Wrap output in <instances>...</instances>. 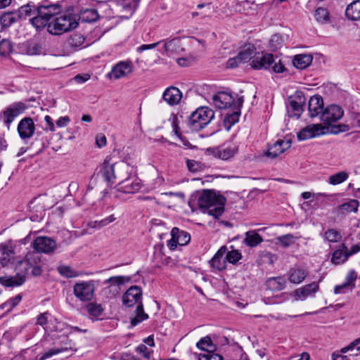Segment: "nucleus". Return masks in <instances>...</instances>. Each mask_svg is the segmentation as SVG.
<instances>
[{"label": "nucleus", "instance_id": "obj_1", "mask_svg": "<svg viewBox=\"0 0 360 360\" xmlns=\"http://www.w3.org/2000/svg\"><path fill=\"white\" fill-rule=\"evenodd\" d=\"M79 24L78 14L73 8L59 11L52 21L48 25V31L52 34L58 35L75 29Z\"/></svg>", "mask_w": 360, "mask_h": 360}, {"label": "nucleus", "instance_id": "obj_2", "mask_svg": "<svg viewBox=\"0 0 360 360\" xmlns=\"http://www.w3.org/2000/svg\"><path fill=\"white\" fill-rule=\"evenodd\" d=\"M226 198L211 191H205L199 197L198 205L203 212L218 219L224 211Z\"/></svg>", "mask_w": 360, "mask_h": 360}, {"label": "nucleus", "instance_id": "obj_3", "mask_svg": "<svg viewBox=\"0 0 360 360\" xmlns=\"http://www.w3.org/2000/svg\"><path fill=\"white\" fill-rule=\"evenodd\" d=\"M117 178L120 180L116 186L118 192L135 193L141 188V180L132 173V168L122 162L118 165Z\"/></svg>", "mask_w": 360, "mask_h": 360}, {"label": "nucleus", "instance_id": "obj_4", "mask_svg": "<svg viewBox=\"0 0 360 360\" xmlns=\"http://www.w3.org/2000/svg\"><path fill=\"white\" fill-rule=\"evenodd\" d=\"M214 117L212 110L207 107L198 108L189 117L188 124L193 131H199L207 126Z\"/></svg>", "mask_w": 360, "mask_h": 360}, {"label": "nucleus", "instance_id": "obj_5", "mask_svg": "<svg viewBox=\"0 0 360 360\" xmlns=\"http://www.w3.org/2000/svg\"><path fill=\"white\" fill-rule=\"evenodd\" d=\"M132 0H110L109 1L108 17H118L128 18L134 12L131 6Z\"/></svg>", "mask_w": 360, "mask_h": 360}, {"label": "nucleus", "instance_id": "obj_6", "mask_svg": "<svg viewBox=\"0 0 360 360\" xmlns=\"http://www.w3.org/2000/svg\"><path fill=\"white\" fill-rule=\"evenodd\" d=\"M94 281H80L73 286V294L81 302L91 301L95 293Z\"/></svg>", "mask_w": 360, "mask_h": 360}, {"label": "nucleus", "instance_id": "obj_7", "mask_svg": "<svg viewBox=\"0 0 360 360\" xmlns=\"http://www.w3.org/2000/svg\"><path fill=\"white\" fill-rule=\"evenodd\" d=\"M291 146V140L289 139H278L276 142L268 146L264 152V156L270 160H274L280 157L285 150Z\"/></svg>", "mask_w": 360, "mask_h": 360}, {"label": "nucleus", "instance_id": "obj_8", "mask_svg": "<svg viewBox=\"0 0 360 360\" xmlns=\"http://www.w3.org/2000/svg\"><path fill=\"white\" fill-rule=\"evenodd\" d=\"M32 248L38 253L51 254L56 249L55 240L47 236H38L32 243Z\"/></svg>", "mask_w": 360, "mask_h": 360}, {"label": "nucleus", "instance_id": "obj_9", "mask_svg": "<svg viewBox=\"0 0 360 360\" xmlns=\"http://www.w3.org/2000/svg\"><path fill=\"white\" fill-rule=\"evenodd\" d=\"M214 157L227 160L233 157L238 151V146L233 143H227L221 146L207 149Z\"/></svg>", "mask_w": 360, "mask_h": 360}, {"label": "nucleus", "instance_id": "obj_10", "mask_svg": "<svg viewBox=\"0 0 360 360\" xmlns=\"http://www.w3.org/2000/svg\"><path fill=\"white\" fill-rule=\"evenodd\" d=\"M26 110V105L22 102L13 103L6 107L4 110V122L10 129L11 124L15 117L21 115Z\"/></svg>", "mask_w": 360, "mask_h": 360}, {"label": "nucleus", "instance_id": "obj_11", "mask_svg": "<svg viewBox=\"0 0 360 360\" xmlns=\"http://www.w3.org/2000/svg\"><path fill=\"white\" fill-rule=\"evenodd\" d=\"M125 282V277L122 276H112L104 281L105 284L110 285L103 288L101 290V294L105 296L106 299L114 298L119 292V289L117 286L123 285Z\"/></svg>", "mask_w": 360, "mask_h": 360}, {"label": "nucleus", "instance_id": "obj_12", "mask_svg": "<svg viewBox=\"0 0 360 360\" xmlns=\"http://www.w3.org/2000/svg\"><path fill=\"white\" fill-rule=\"evenodd\" d=\"M17 131L20 138L25 142L30 139L35 131V124L32 118L26 117L18 123Z\"/></svg>", "mask_w": 360, "mask_h": 360}, {"label": "nucleus", "instance_id": "obj_13", "mask_svg": "<svg viewBox=\"0 0 360 360\" xmlns=\"http://www.w3.org/2000/svg\"><path fill=\"white\" fill-rule=\"evenodd\" d=\"M344 114L342 108L338 105H330L323 110L320 115L321 120L326 124H330L339 120Z\"/></svg>", "mask_w": 360, "mask_h": 360}, {"label": "nucleus", "instance_id": "obj_14", "mask_svg": "<svg viewBox=\"0 0 360 360\" xmlns=\"http://www.w3.org/2000/svg\"><path fill=\"white\" fill-rule=\"evenodd\" d=\"M132 71L133 66L131 61H120L112 67L108 77L110 79H119L128 76Z\"/></svg>", "mask_w": 360, "mask_h": 360}, {"label": "nucleus", "instance_id": "obj_15", "mask_svg": "<svg viewBox=\"0 0 360 360\" xmlns=\"http://www.w3.org/2000/svg\"><path fill=\"white\" fill-rule=\"evenodd\" d=\"M142 297L141 288L137 285L130 287L123 295L122 302L123 304L131 307L136 303H140Z\"/></svg>", "mask_w": 360, "mask_h": 360}, {"label": "nucleus", "instance_id": "obj_16", "mask_svg": "<svg viewBox=\"0 0 360 360\" xmlns=\"http://www.w3.org/2000/svg\"><path fill=\"white\" fill-rule=\"evenodd\" d=\"M274 63V56L271 53L256 54L255 58L251 61L250 65L255 70H268Z\"/></svg>", "mask_w": 360, "mask_h": 360}, {"label": "nucleus", "instance_id": "obj_17", "mask_svg": "<svg viewBox=\"0 0 360 360\" xmlns=\"http://www.w3.org/2000/svg\"><path fill=\"white\" fill-rule=\"evenodd\" d=\"M99 174L110 185L115 183L116 179H118L117 174L115 172V165L110 163L107 159L101 165Z\"/></svg>", "mask_w": 360, "mask_h": 360}, {"label": "nucleus", "instance_id": "obj_18", "mask_svg": "<svg viewBox=\"0 0 360 360\" xmlns=\"http://www.w3.org/2000/svg\"><path fill=\"white\" fill-rule=\"evenodd\" d=\"M41 261V256L36 252H29L24 260L18 261V267L23 269V272H28L29 267L38 264Z\"/></svg>", "mask_w": 360, "mask_h": 360}, {"label": "nucleus", "instance_id": "obj_19", "mask_svg": "<svg viewBox=\"0 0 360 360\" xmlns=\"http://www.w3.org/2000/svg\"><path fill=\"white\" fill-rule=\"evenodd\" d=\"M322 127L321 124H309L302 129L298 134L297 138L300 141L307 140L309 139L314 138L321 134H322Z\"/></svg>", "mask_w": 360, "mask_h": 360}, {"label": "nucleus", "instance_id": "obj_20", "mask_svg": "<svg viewBox=\"0 0 360 360\" xmlns=\"http://www.w3.org/2000/svg\"><path fill=\"white\" fill-rule=\"evenodd\" d=\"M26 272L22 271L12 276H1V285L6 287H18L22 285L26 279Z\"/></svg>", "mask_w": 360, "mask_h": 360}, {"label": "nucleus", "instance_id": "obj_21", "mask_svg": "<svg viewBox=\"0 0 360 360\" xmlns=\"http://www.w3.org/2000/svg\"><path fill=\"white\" fill-rule=\"evenodd\" d=\"M182 98V94L176 87H169L163 93L162 98L170 105H177Z\"/></svg>", "mask_w": 360, "mask_h": 360}, {"label": "nucleus", "instance_id": "obj_22", "mask_svg": "<svg viewBox=\"0 0 360 360\" xmlns=\"http://www.w3.org/2000/svg\"><path fill=\"white\" fill-rule=\"evenodd\" d=\"M323 108V100L320 96H314L310 98L308 109L311 117H316L321 114Z\"/></svg>", "mask_w": 360, "mask_h": 360}, {"label": "nucleus", "instance_id": "obj_23", "mask_svg": "<svg viewBox=\"0 0 360 360\" xmlns=\"http://www.w3.org/2000/svg\"><path fill=\"white\" fill-rule=\"evenodd\" d=\"M226 247L222 246L214 255V257L210 262L212 268L219 271L223 270L226 268V257H224V254L226 253Z\"/></svg>", "mask_w": 360, "mask_h": 360}, {"label": "nucleus", "instance_id": "obj_24", "mask_svg": "<svg viewBox=\"0 0 360 360\" xmlns=\"http://www.w3.org/2000/svg\"><path fill=\"white\" fill-rule=\"evenodd\" d=\"M319 288V284L316 282L298 288L295 291L296 300H304L307 297L314 295L318 291Z\"/></svg>", "mask_w": 360, "mask_h": 360}, {"label": "nucleus", "instance_id": "obj_25", "mask_svg": "<svg viewBox=\"0 0 360 360\" xmlns=\"http://www.w3.org/2000/svg\"><path fill=\"white\" fill-rule=\"evenodd\" d=\"M233 101L231 94L220 92L213 96V103L219 109H225L230 106Z\"/></svg>", "mask_w": 360, "mask_h": 360}, {"label": "nucleus", "instance_id": "obj_26", "mask_svg": "<svg viewBox=\"0 0 360 360\" xmlns=\"http://www.w3.org/2000/svg\"><path fill=\"white\" fill-rule=\"evenodd\" d=\"M304 98L298 97L297 100L292 99L290 101L288 108V112L290 117H296L299 118L303 112V103Z\"/></svg>", "mask_w": 360, "mask_h": 360}, {"label": "nucleus", "instance_id": "obj_27", "mask_svg": "<svg viewBox=\"0 0 360 360\" xmlns=\"http://www.w3.org/2000/svg\"><path fill=\"white\" fill-rule=\"evenodd\" d=\"M60 11V7L56 4L37 6V13H40L45 18L50 21L51 18L57 16Z\"/></svg>", "mask_w": 360, "mask_h": 360}, {"label": "nucleus", "instance_id": "obj_28", "mask_svg": "<svg viewBox=\"0 0 360 360\" xmlns=\"http://www.w3.org/2000/svg\"><path fill=\"white\" fill-rule=\"evenodd\" d=\"M348 258L347 248L344 243H342L333 252L331 257V262L334 264L340 265L345 263Z\"/></svg>", "mask_w": 360, "mask_h": 360}, {"label": "nucleus", "instance_id": "obj_29", "mask_svg": "<svg viewBox=\"0 0 360 360\" xmlns=\"http://www.w3.org/2000/svg\"><path fill=\"white\" fill-rule=\"evenodd\" d=\"M345 15L352 21H360V0L349 4L345 10Z\"/></svg>", "mask_w": 360, "mask_h": 360}, {"label": "nucleus", "instance_id": "obj_30", "mask_svg": "<svg viewBox=\"0 0 360 360\" xmlns=\"http://www.w3.org/2000/svg\"><path fill=\"white\" fill-rule=\"evenodd\" d=\"M256 51L257 49L255 46L253 44L248 43L245 44L241 48L238 55L240 60L243 61V63H246L251 60L252 58H255L257 54Z\"/></svg>", "mask_w": 360, "mask_h": 360}, {"label": "nucleus", "instance_id": "obj_31", "mask_svg": "<svg viewBox=\"0 0 360 360\" xmlns=\"http://www.w3.org/2000/svg\"><path fill=\"white\" fill-rule=\"evenodd\" d=\"M312 60L311 54H297L294 56L292 64L297 69L304 70L311 65Z\"/></svg>", "mask_w": 360, "mask_h": 360}, {"label": "nucleus", "instance_id": "obj_32", "mask_svg": "<svg viewBox=\"0 0 360 360\" xmlns=\"http://www.w3.org/2000/svg\"><path fill=\"white\" fill-rule=\"evenodd\" d=\"M160 41L161 43L164 42V50L167 55L178 53L184 50L180 45V40L179 38H174L171 40L164 39Z\"/></svg>", "mask_w": 360, "mask_h": 360}, {"label": "nucleus", "instance_id": "obj_33", "mask_svg": "<svg viewBox=\"0 0 360 360\" xmlns=\"http://www.w3.org/2000/svg\"><path fill=\"white\" fill-rule=\"evenodd\" d=\"M13 247L11 244L1 245V266H4L15 262Z\"/></svg>", "mask_w": 360, "mask_h": 360}, {"label": "nucleus", "instance_id": "obj_34", "mask_svg": "<svg viewBox=\"0 0 360 360\" xmlns=\"http://www.w3.org/2000/svg\"><path fill=\"white\" fill-rule=\"evenodd\" d=\"M359 202L357 200L351 199L338 206V211L340 214H347L351 212L356 213L358 211Z\"/></svg>", "mask_w": 360, "mask_h": 360}, {"label": "nucleus", "instance_id": "obj_35", "mask_svg": "<svg viewBox=\"0 0 360 360\" xmlns=\"http://www.w3.org/2000/svg\"><path fill=\"white\" fill-rule=\"evenodd\" d=\"M263 241L262 236L258 234L255 231H250L246 232L245 237L244 238V243L248 246L253 248Z\"/></svg>", "mask_w": 360, "mask_h": 360}, {"label": "nucleus", "instance_id": "obj_36", "mask_svg": "<svg viewBox=\"0 0 360 360\" xmlns=\"http://www.w3.org/2000/svg\"><path fill=\"white\" fill-rule=\"evenodd\" d=\"M85 309L89 316L95 319H98L104 311L102 304L97 302H89L86 305Z\"/></svg>", "mask_w": 360, "mask_h": 360}, {"label": "nucleus", "instance_id": "obj_37", "mask_svg": "<svg viewBox=\"0 0 360 360\" xmlns=\"http://www.w3.org/2000/svg\"><path fill=\"white\" fill-rule=\"evenodd\" d=\"M78 16L79 20H81L82 22H94L99 18L97 11L94 8L84 9L81 11L80 15H78Z\"/></svg>", "mask_w": 360, "mask_h": 360}, {"label": "nucleus", "instance_id": "obj_38", "mask_svg": "<svg viewBox=\"0 0 360 360\" xmlns=\"http://www.w3.org/2000/svg\"><path fill=\"white\" fill-rule=\"evenodd\" d=\"M307 273L303 269H291L289 271V280L291 283L299 284L306 278Z\"/></svg>", "mask_w": 360, "mask_h": 360}, {"label": "nucleus", "instance_id": "obj_39", "mask_svg": "<svg viewBox=\"0 0 360 360\" xmlns=\"http://www.w3.org/2000/svg\"><path fill=\"white\" fill-rule=\"evenodd\" d=\"M285 280L283 277H273L266 281L267 287L273 291H279L285 287Z\"/></svg>", "mask_w": 360, "mask_h": 360}, {"label": "nucleus", "instance_id": "obj_40", "mask_svg": "<svg viewBox=\"0 0 360 360\" xmlns=\"http://www.w3.org/2000/svg\"><path fill=\"white\" fill-rule=\"evenodd\" d=\"M211 4H198L196 8L197 9L202 10V8H205L204 11H193L191 13L193 18L200 16L202 19L210 18L212 16V11H211Z\"/></svg>", "mask_w": 360, "mask_h": 360}, {"label": "nucleus", "instance_id": "obj_41", "mask_svg": "<svg viewBox=\"0 0 360 360\" xmlns=\"http://www.w3.org/2000/svg\"><path fill=\"white\" fill-rule=\"evenodd\" d=\"M148 318V314L143 311V305L142 302H140L136 309V316L131 319V324L132 326H135Z\"/></svg>", "mask_w": 360, "mask_h": 360}, {"label": "nucleus", "instance_id": "obj_42", "mask_svg": "<svg viewBox=\"0 0 360 360\" xmlns=\"http://www.w3.org/2000/svg\"><path fill=\"white\" fill-rule=\"evenodd\" d=\"M196 347L203 351L207 352H213L216 349V346L213 344L209 336L201 338L196 344Z\"/></svg>", "mask_w": 360, "mask_h": 360}, {"label": "nucleus", "instance_id": "obj_43", "mask_svg": "<svg viewBox=\"0 0 360 360\" xmlns=\"http://www.w3.org/2000/svg\"><path fill=\"white\" fill-rule=\"evenodd\" d=\"M37 15L30 20V23L36 28L37 30H41L46 26L48 27L49 21L48 18H45L40 13H36Z\"/></svg>", "mask_w": 360, "mask_h": 360}, {"label": "nucleus", "instance_id": "obj_44", "mask_svg": "<svg viewBox=\"0 0 360 360\" xmlns=\"http://www.w3.org/2000/svg\"><path fill=\"white\" fill-rule=\"evenodd\" d=\"M340 352L342 354L350 352L349 356L360 355V338L355 340L348 346L343 347Z\"/></svg>", "mask_w": 360, "mask_h": 360}, {"label": "nucleus", "instance_id": "obj_45", "mask_svg": "<svg viewBox=\"0 0 360 360\" xmlns=\"http://www.w3.org/2000/svg\"><path fill=\"white\" fill-rule=\"evenodd\" d=\"M37 13V7L29 4L21 6L17 13L18 18H26Z\"/></svg>", "mask_w": 360, "mask_h": 360}, {"label": "nucleus", "instance_id": "obj_46", "mask_svg": "<svg viewBox=\"0 0 360 360\" xmlns=\"http://www.w3.org/2000/svg\"><path fill=\"white\" fill-rule=\"evenodd\" d=\"M349 173L342 171L329 176L328 182L331 185H338L347 180Z\"/></svg>", "mask_w": 360, "mask_h": 360}, {"label": "nucleus", "instance_id": "obj_47", "mask_svg": "<svg viewBox=\"0 0 360 360\" xmlns=\"http://www.w3.org/2000/svg\"><path fill=\"white\" fill-rule=\"evenodd\" d=\"M18 19L16 12H8L1 13V27H8L14 23Z\"/></svg>", "mask_w": 360, "mask_h": 360}, {"label": "nucleus", "instance_id": "obj_48", "mask_svg": "<svg viewBox=\"0 0 360 360\" xmlns=\"http://www.w3.org/2000/svg\"><path fill=\"white\" fill-rule=\"evenodd\" d=\"M65 347L60 348H53L50 349L47 352H44L39 359V360H46L55 354H58L65 350L71 349L72 345L71 342H69Z\"/></svg>", "mask_w": 360, "mask_h": 360}, {"label": "nucleus", "instance_id": "obj_49", "mask_svg": "<svg viewBox=\"0 0 360 360\" xmlns=\"http://www.w3.org/2000/svg\"><path fill=\"white\" fill-rule=\"evenodd\" d=\"M324 238L330 243H337L341 240L342 236L338 231L330 229L325 232Z\"/></svg>", "mask_w": 360, "mask_h": 360}, {"label": "nucleus", "instance_id": "obj_50", "mask_svg": "<svg viewBox=\"0 0 360 360\" xmlns=\"http://www.w3.org/2000/svg\"><path fill=\"white\" fill-rule=\"evenodd\" d=\"M22 300L20 295H17L14 297L10 298L8 301L1 304V309H6V312L12 310L15 306H17Z\"/></svg>", "mask_w": 360, "mask_h": 360}, {"label": "nucleus", "instance_id": "obj_51", "mask_svg": "<svg viewBox=\"0 0 360 360\" xmlns=\"http://www.w3.org/2000/svg\"><path fill=\"white\" fill-rule=\"evenodd\" d=\"M225 257L226 262L234 264H236L242 258V255L238 250H232L226 253Z\"/></svg>", "mask_w": 360, "mask_h": 360}, {"label": "nucleus", "instance_id": "obj_52", "mask_svg": "<svg viewBox=\"0 0 360 360\" xmlns=\"http://www.w3.org/2000/svg\"><path fill=\"white\" fill-rule=\"evenodd\" d=\"M240 115V111H235L231 113H227L224 117V123L226 125H229L228 128H230L233 124L236 123Z\"/></svg>", "mask_w": 360, "mask_h": 360}, {"label": "nucleus", "instance_id": "obj_53", "mask_svg": "<svg viewBox=\"0 0 360 360\" xmlns=\"http://www.w3.org/2000/svg\"><path fill=\"white\" fill-rule=\"evenodd\" d=\"M42 197L39 196L37 198H34L30 203L29 207L30 210L34 211L36 212H39L44 210V205H41Z\"/></svg>", "mask_w": 360, "mask_h": 360}, {"label": "nucleus", "instance_id": "obj_54", "mask_svg": "<svg viewBox=\"0 0 360 360\" xmlns=\"http://www.w3.org/2000/svg\"><path fill=\"white\" fill-rule=\"evenodd\" d=\"M42 50L41 46L36 42H29L27 46V53L29 55H39Z\"/></svg>", "mask_w": 360, "mask_h": 360}, {"label": "nucleus", "instance_id": "obj_55", "mask_svg": "<svg viewBox=\"0 0 360 360\" xmlns=\"http://www.w3.org/2000/svg\"><path fill=\"white\" fill-rule=\"evenodd\" d=\"M315 18L320 22H327L329 20L327 9L322 7L318 8L315 11Z\"/></svg>", "mask_w": 360, "mask_h": 360}, {"label": "nucleus", "instance_id": "obj_56", "mask_svg": "<svg viewBox=\"0 0 360 360\" xmlns=\"http://www.w3.org/2000/svg\"><path fill=\"white\" fill-rule=\"evenodd\" d=\"M179 233V228L174 227L172 229V231H171L172 238L167 242V246H168V248L171 250H174L176 248L177 245H179L178 243H177L176 236V234Z\"/></svg>", "mask_w": 360, "mask_h": 360}, {"label": "nucleus", "instance_id": "obj_57", "mask_svg": "<svg viewBox=\"0 0 360 360\" xmlns=\"http://www.w3.org/2000/svg\"><path fill=\"white\" fill-rule=\"evenodd\" d=\"M176 236L177 243L181 246L188 244L191 240L189 233L184 231L179 230V233Z\"/></svg>", "mask_w": 360, "mask_h": 360}, {"label": "nucleus", "instance_id": "obj_58", "mask_svg": "<svg viewBox=\"0 0 360 360\" xmlns=\"http://www.w3.org/2000/svg\"><path fill=\"white\" fill-rule=\"evenodd\" d=\"M278 240L283 248H288L295 242L294 236L292 234L281 236L278 238Z\"/></svg>", "mask_w": 360, "mask_h": 360}, {"label": "nucleus", "instance_id": "obj_59", "mask_svg": "<svg viewBox=\"0 0 360 360\" xmlns=\"http://www.w3.org/2000/svg\"><path fill=\"white\" fill-rule=\"evenodd\" d=\"M84 42V38L81 34H74L69 39V44L72 47H80Z\"/></svg>", "mask_w": 360, "mask_h": 360}, {"label": "nucleus", "instance_id": "obj_60", "mask_svg": "<svg viewBox=\"0 0 360 360\" xmlns=\"http://www.w3.org/2000/svg\"><path fill=\"white\" fill-rule=\"evenodd\" d=\"M58 269L60 274L66 278H73L77 276L76 272L68 266H60Z\"/></svg>", "mask_w": 360, "mask_h": 360}, {"label": "nucleus", "instance_id": "obj_61", "mask_svg": "<svg viewBox=\"0 0 360 360\" xmlns=\"http://www.w3.org/2000/svg\"><path fill=\"white\" fill-rule=\"evenodd\" d=\"M283 40L279 34H274L270 39V46L276 50L279 49L283 44Z\"/></svg>", "mask_w": 360, "mask_h": 360}, {"label": "nucleus", "instance_id": "obj_62", "mask_svg": "<svg viewBox=\"0 0 360 360\" xmlns=\"http://www.w3.org/2000/svg\"><path fill=\"white\" fill-rule=\"evenodd\" d=\"M186 165L188 170L191 172H197L200 171L202 167V165L200 162L193 160H188L186 161Z\"/></svg>", "mask_w": 360, "mask_h": 360}, {"label": "nucleus", "instance_id": "obj_63", "mask_svg": "<svg viewBox=\"0 0 360 360\" xmlns=\"http://www.w3.org/2000/svg\"><path fill=\"white\" fill-rule=\"evenodd\" d=\"M199 360H223V357L218 354L210 352L207 354H200Z\"/></svg>", "mask_w": 360, "mask_h": 360}, {"label": "nucleus", "instance_id": "obj_64", "mask_svg": "<svg viewBox=\"0 0 360 360\" xmlns=\"http://www.w3.org/2000/svg\"><path fill=\"white\" fill-rule=\"evenodd\" d=\"M13 49L12 44L10 41L6 39L1 40V56H6L11 53Z\"/></svg>", "mask_w": 360, "mask_h": 360}]
</instances>
